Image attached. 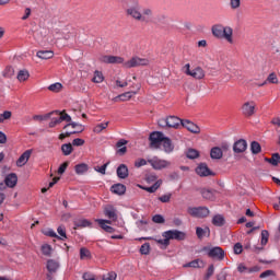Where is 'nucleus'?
<instances>
[{
  "label": "nucleus",
  "mask_w": 280,
  "mask_h": 280,
  "mask_svg": "<svg viewBox=\"0 0 280 280\" xmlns=\"http://www.w3.org/2000/svg\"><path fill=\"white\" fill-rule=\"evenodd\" d=\"M61 121L59 116L58 117H52L50 122H49V128H56V126H60Z\"/></svg>",
  "instance_id": "obj_53"
},
{
  "label": "nucleus",
  "mask_w": 280,
  "mask_h": 280,
  "mask_svg": "<svg viewBox=\"0 0 280 280\" xmlns=\"http://www.w3.org/2000/svg\"><path fill=\"white\" fill-rule=\"evenodd\" d=\"M159 177H156V174H149V175H147L145 176V180L148 182V183H156V179H158Z\"/></svg>",
  "instance_id": "obj_60"
},
{
  "label": "nucleus",
  "mask_w": 280,
  "mask_h": 280,
  "mask_svg": "<svg viewBox=\"0 0 280 280\" xmlns=\"http://www.w3.org/2000/svg\"><path fill=\"white\" fill-rule=\"evenodd\" d=\"M143 165H148V161H145V159L136 160L135 167H143Z\"/></svg>",
  "instance_id": "obj_59"
},
{
  "label": "nucleus",
  "mask_w": 280,
  "mask_h": 280,
  "mask_svg": "<svg viewBox=\"0 0 280 280\" xmlns=\"http://www.w3.org/2000/svg\"><path fill=\"white\" fill-rule=\"evenodd\" d=\"M243 252H244V246H242V243H236L234 245V254L242 255Z\"/></svg>",
  "instance_id": "obj_56"
},
{
  "label": "nucleus",
  "mask_w": 280,
  "mask_h": 280,
  "mask_svg": "<svg viewBox=\"0 0 280 280\" xmlns=\"http://www.w3.org/2000/svg\"><path fill=\"white\" fill-rule=\"evenodd\" d=\"M104 215L105 218H108L112 222H117V208L113 205H107L104 207Z\"/></svg>",
  "instance_id": "obj_10"
},
{
  "label": "nucleus",
  "mask_w": 280,
  "mask_h": 280,
  "mask_svg": "<svg viewBox=\"0 0 280 280\" xmlns=\"http://www.w3.org/2000/svg\"><path fill=\"white\" fill-rule=\"evenodd\" d=\"M250 151L253 154H259V152H261V144L257 141H253L250 144Z\"/></svg>",
  "instance_id": "obj_40"
},
{
  "label": "nucleus",
  "mask_w": 280,
  "mask_h": 280,
  "mask_svg": "<svg viewBox=\"0 0 280 280\" xmlns=\"http://www.w3.org/2000/svg\"><path fill=\"white\" fill-rule=\"evenodd\" d=\"M161 185H163V179H158L152 186H140V188L144 191H148L149 194H154L159 189V187H161Z\"/></svg>",
  "instance_id": "obj_25"
},
{
  "label": "nucleus",
  "mask_w": 280,
  "mask_h": 280,
  "mask_svg": "<svg viewBox=\"0 0 280 280\" xmlns=\"http://www.w3.org/2000/svg\"><path fill=\"white\" fill-rule=\"evenodd\" d=\"M196 174L201 177H207V176H215V173L209 170V166H207L206 163H200L196 167Z\"/></svg>",
  "instance_id": "obj_12"
},
{
  "label": "nucleus",
  "mask_w": 280,
  "mask_h": 280,
  "mask_svg": "<svg viewBox=\"0 0 280 280\" xmlns=\"http://www.w3.org/2000/svg\"><path fill=\"white\" fill-rule=\"evenodd\" d=\"M136 224H137V226H138V229L140 231H148V221H145V220H138L136 222Z\"/></svg>",
  "instance_id": "obj_45"
},
{
  "label": "nucleus",
  "mask_w": 280,
  "mask_h": 280,
  "mask_svg": "<svg viewBox=\"0 0 280 280\" xmlns=\"http://www.w3.org/2000/svg\"><path fill=\"white\" fill-rule=\"evenodd\" d=\"M248 148V143L246 140L241 139L233 144V152L235 154H243V152H246V149Z\"/></svg>",
  "instance_id": "obj_14"
},
{
  "label": "nucleus",
  "mask_w": 280,
  "mask_h": 280,
  "mask_svg": "<svg viewBox=\"0 0 280 280\" xmlns=\"http://www.w3.org/2000/svg\"><path fill=\"white\" fill-rule=\"evenodd\" d=\"M96 222L101 226V229H103V231H106V233H115V229L113 226L107 225V224H113V221L97 219Z\"/></svg>",
  "instance_id": "obj_19"
},
{
  "label": "nucleus",
  "mask_w": 280,
  "mask_h": 280,
  "mask_svg": "<svg viewBox=\"0 0 280 280\" xmlns=\"http://www.w3.org/2000/svg\"><path fill=\"white\" fill-rule=\"evenodd\" d=\"M57 232L60 235V237H63V240H67V229L65 228V225H59L57 229Z\"/></svg>",
  "instance_id": "obj_54"
},
{
  "label": "nucleus",
  "mask_w": 280,
  "mask_h": 280,
  "mask_svg": "<svg viewBox=\"0 0 280 280\" xmlns=\"http://www.w3.org/2000/svg\"><path fill=\"white\" fill-rule=\"evenodd\" d=\"M280 164V154L279 153H273L272 154V165L273 167H277V165Z\"/></svg>",
  "instance_id": "obj_57"
},
{
  "label": "nucleus",
  "mask_w": 280,
  "mask_h": 280,
  "mask_svg": "<svg viewBox=\"0 0 280 280\" xmlns=\"http://www.w3.org/2000/svg\"><path fill=\"white\" fill-rule=\"evenodd\" d=\"M67 167H69V162H63L58 168V174L62 175L67 172Z\"/></svg>",
  "instance_id": "obj_58"
},
{
  "label": "nucleus",
  "mask_w": 280,
  "mask_h": 280,
  "mask_svg": "<svg viewBox=\"0 0 280 280\" xmlns=\"http://www.w3.org/2000/svg\"><path fill=\"white\" fill-rule=\"evenodd\" d=\"M212 224L214 226H224V217L217 214L212 219Z\"/></svg>",
  "instance_id": "obj_36"
},
{
  "label": "nucleus",
  "mask_w": 280,
  "mask_h": 280,
  "mask_svg": "<svg viewBox=\"0 0 280 280\" xmlns=\"http://www.w3.org/2000/svg\"><path fill=\"white\" fill-rule=\"evenodd\" d=\"M182 125L183 119L176 116H167L158 120V126L160 128H175V130H177V128H180Z\"/></svg>",
  "instance_id": "obj_3"
},
{
  "label": "nucleus",
  "mask_w": 280,
  "mask_h": 280,
  "mask_svg": "<svg viewBox=\"0 0 280 280\" xmlns=\"http://www.w3.org/2000/svg\"><path fill=\"white\" fill-rule=\"evenodd\" d=\"M208 257L222 261L224 259V249L222 247H212L208 252Z\"/></svg>",
  "instance_id": "obj_11"
},
{
  "label": "nucleus",
  "mask_w": 280,
  "mask_h": 280,
  "mask_svg": "<svg viewBox=\"0 0 280 280\" xmlns=\"http://www.w3.org/2000/svg\"><path fill=\"white\" fill-rule=\"evenodd\" d=\"M83 144H84V139H82V138H75V139L72 141V145L80 147V145H83Z\"/></svg>",
  "instance_id": "obj_63"
},
{
  "label": "nucleus",
  "mask_w": 280,
  "mask_h": 280,
  "mask_svg": "<svg viewBox=\"0 0 280 280\" xmlns=\"http://www.w3.org/2000/svg\"><path fill=\"white\" fill-rule=\"evenodd\" d=\"M269 237H270V233H268V230H262L261 231V241H260L261 247L254 246L253 252L261 253V250H264V246H266V244H268Z\"/></svg>",
  "instance_id": "obj_16"
},
{
  "label": "nucleus",
  "mask_w": 280,
  "mask_h": 280,
  "mask_svg": "<svg viewBox=\"0 0 280 280\" xmlns=\"http://www.w3.org/2000/svg\"><path fill=\"white\" fill-rule=\"evenodd\" d=\"M48 90H50L52 93H59V91L62 90L61 83H54L48 86Z\"/></svg>",
  "instance_id": "obj_46"
},
{
  "label": "nucleus",
  "mask_w": 280,
  "mask_h": 280,
  "mask_svg": "<svg viewBox=\"0 0 280 280\" xmlns=\"http://www.w3.org/2000/svg\"><path fill=\"white\" fill-rule=\"evenodd\" d=\"M116 174H117L118 178L126 180V178H128L130 173H129L128 166L126 164H120L116 170Z\"/></svg>",
  "instance_id": "obj_20"
},
{
  "label": "nucleus",
  "mask_w": 280,
  "mask_h": 280,
  "mask_svg": "<svg viewBox=\"0 0 280 280\" xmlns=\"http://www.w3.org/2000/svg\"><path fill=\"white\" fill-rule=\"evenodd\" d=\"M30 79V71L27 70H20L18 73V80L19 82H25Z\"/></svg>",
  "instance_id": "obj_35"
},
{
  "label": "nucleus",
  "mask_w": 280,
  "mask_h": 280,
  "mask_svg": "<svg viewBox=\"0 0 280 280\" xmlns=\"http://www.w3.org/2000/svg\"><path fill=\"white\" fill-rule=\"evenodd\" d=\"M120 100H122V102H126V100H130L132 97V92H126L124 94L119 95Z\"/></svg>",
  "instance_id": "obj_62"
},
{
  "label": "nucleus",
  "mask_w": 280,
  "mask_h": 280,
  "mask_svg": "<svg viewBox=\"0 0 280 280\" xmlns=\"http://www.w3.org/2000/svg\"><path fill=\"white\" fill-rule=\"evenodd\" d=\"M141 255H150V243H144L140 247Z\"/></svg>",
  "instance_id": "obj_50"
},
{
  "label": "nucleus",
  "mask_w": 280,
  "mask_h": 280,
  "mask_svg": "<svg viewBox=\"0 0 280 280\" xmlns=\"http://www.w3.org/2000/svg\"><path fill=\"white\" fill-rule=\"evenodd\" d=\"M211 159L220 160L223 156L222 149L220 147H214L210 151Z\"/></svg>",
  "instance_id": "obj_30"
},
{
  "label": "nucleus",
  "mask_w": 280,
  "mask_h": 280,
  "mask_svg": "<svg viewBox=\"0 0 280 280\" xmlns=\"http://www.w3.org/2000/svg\"><path fill=\"white\" fill-rule=\"evenodd\" d=\"M110 191L113 194H116L117 196H124V194H126V185H124V184H114L110 187Z\"/></svg>",
  "instance_id": "obj_23"
},
{
  "label": "nucleus",
  "mask_w": 280,
  "mask_h": 280,
  "mask_svg": "<svg viewBox=\"0 0 280 280\" xmlns=\"http://www.w3.org/2000/svg\"><path fill=\"white\" fill-rule=\"evenodd\" d=\"M102 280H117V272L109 271L106 275H103Z\"/></svg>",
  "instance_id": "obj_47"
},
{
  "label": "nucleus",
  "mask_w": 280,
  "mask_h": 280,
  "mask_svg": "<svg viewBox=\"0 0 280 280\" xmlns=\"http://www.w3.org/2000/svg\"><path fill=\"white\" fill-rule=\"evenodd\" d=\"M51 245L45 244L42 246V253L45 255V257H51Z\"/></svg>",
  "instance_id": "obj_42"
},
{
  "label": "nucleus",
  "mask_w": 280,
  "mask_h": 280,
  "mask_svg": "<svg viewBox=\"0 0 280 280\" xmlns=\"http://www.w3.org/2000/svg\"><path fill=\"white\" fill-rule=\"evenodd\" d=\"M267 82L270 84H277L279 82V79L277 78L276 73H270L267 78Z\"/></svg>",
  "instance_id": "obj_55"
},
{
  "label": "nucleus",
  "mask_w": 280,
  "mask_h": 280,
  "mask_svg": "<svg viewBox=\"0 0 280 280\" xmlns=\"http://www.w3.org/2000/svg\"><path fill=\"white\" fill-rule=\"evenodd\" d=\"M30 156H32V150H26L16 161L18 167H23L30 161Z\"/></svg>",
  "instance_id": "obj_22"
},
{
  "label": "nucleus",
  "mask_w": 280,
  "mask_h": 280,
  "mask_svg": "<svg viewBox=\"0 0 280 280\" xmlns=\"http://www.w3.org/2000/svg\"><path fill=\"white\" fill-rule=\"evenodd\" d=\"M54 115V113H48L46 115H35L33 116L34 121H47V119H49L51 116Z\"/></svg>",
  "instance_id": "obj_39"
},
{
  "label": "nucleus",
  "mask_w": 280,
  "mask_h": 280,
  "mask_svg": "<svg viewBox=\"0 0 280 280\" xmlns=\"http://www.w3.org/2000/svg\"><path fill=\"white\" fill-rule=\"evenodd\" d=\"M242 5V0H230L231 10H237Z\"/></svg>",
  "instance_id": "obj_51"
},
{
  "label": "nucleus",
  "mask_w": 280,
  "mask_h": 280,
  "mask_svg": "<svg viewBox=\"0 0 280 280\" xmlns=\"http://www.w3.org/2000/svg\"><path fill=\"white\" fill-rule=\"evenodd\" d=\"M126 145H128V140L125 139H120L116 143V148L118 149L117 154H119V156H124V154L128 152V148Z\"/></svg>",
  "instance_id": "obj_21"
},
{
  "label": "nucleus",
  "mask_w": 280,
  "mask_h": 280,
  "mask_svg": "<svg viewBox=\"0 0 280 280\" xmlns=\"http://www.w3.org/2000/svg\"><path fill=\"white\" fill-rule=\"evenodd\" d=\"M75 170V174L82 175V174H86V172H89V165L82 163V164H78L74 166Z\"/></svg>",
  "instance_id": "obj_34"
},
{
  "label": "nucleus",
  "mask_w": 280,
  "mask_h": 280,
  "mask_svg": "<svg viewBox=\"0 0 280 280\" xmlns=\"http://www.w3.org/2000/svg\"><path fill=\"white\" fill-rule=\"evenodd\" d=\"M92 82H94L95 84H102V82H104V74L102 73V71L100 70L94 71V77L92 79Z\"/></svg>",
  "instance_id": "obj_31"
},
{
  "label": "nucleus",
  "mask_w": 280,
  "mask_h": 280,
  "mask_svg": "<svg viewBox=\"0 0 280 280\" xmlns=\"http://www.w3.org/2000/svg\"><path fill=\"white\" fill-rule=\"evenodd\" d=\"M160 202H170L172 200V194L163 195L159 197Z\"/></svg>",
  "instance_id": "obj_61"
},
{
  "label": "nucleus",
  "mask_w": 280,
  "mask_h": 280,
  "mask_svg": "<svg viewBox=\"0 0 280 280\" xmlns=\"http://www.w3.org/2000/svg\"><path fill=\"white\" fill-rule=\"evenodd\" d=\"M46 268L48 272H58V269L60 268V264L54 259H48L46 264Z\"/></svg>",
  "instance_id": "obj_26"
},
{
  "label": "nucleus",
  "mask_w": 280,
  "mask_h": 280,
  "mask_svg": "<svg viewBox=\"0 0 280 280\" xmlns=\"http://www.w3.org/2000/svg\"><path fill=\"white\" fill-rule=\"evenodd\" d=\"M74 226H77L78 229H86V226H91V221L86 219L79 220L74 223Z\"/></svg>",
  "instance_id": "obj_38"
},
{
  "label": "nucleus",
  "mask_w": 280,
  "mask_h": 280,
  "mask_svg": "<svg viewBox=\"0 0 280 280\" xmlns=\"http://www.w3.org/2000/svg\"><path fill=\"white\" fill-rule=\"evenodd\" d=\"M182 127L186 128L188 132H192V135H200V127L194 124L191 120H187V119L182 120Z\"/></svg>",
  "instance_id": "obj_13"
},
{
  "label": "nucleus",
  "mask_w": 280,
  "mask_h": 280,
  "mask_svg": "<svg viewBox=\"0 0 280 280\" xmlns=\"http://www.w3.org/2000/svg\"><path fill=\"white\" fill-rule=\"evenodd\" d=\"M164 243L168 244L170 240H176L177 242H184L187 240V234L185 232H180L178 230H168L163 232Z\"/></svg>",
  "instance_id": "obj_4"
},
{
  "label": "nucleus",
  "mask_w": 280,
  "mask_h": 280,
  "mask_svg": "<svg viewBox=\"0 0 280 280\" xmlns=\"http://www.w3.org/2000/svg\"><path fill=\"white\" fill-rule=\"evenodd\" d=\"M196 235L198 237V240H203V237H209L210 234V230L209 228H197L196 229Z\"/></svg>",
  "instance_id": "obj_29"
},
{
  "label": "nucleus",
  "mask_w": 280,
  "mask_h": 280,
  "mask_svg": "<svg viewBox=\"0 0 280 280\" xmlns=\"http://www.w3.org/2000/svg\"><path fill=\"white\" fill-rule=\"evenodd\" d=\"M91 257V252L86 247L80 249V259H89Z\"/></svg>",
  "instance_id": "obj_44"
},
{
  "label": "nucleus",
  "mask_w": 280,
  "mask_h": 280,
  "mask_svg": "<svg viewBox=\"0 0 280 280\" xmlns=\"http://www.w3.org/2000/svg\"><path fill=\"white\" fill-rule=\"evenodd\" d=\"M214 272H215V267H214L213 265H210V266L208 267V270H207L205 280L211 279V277H213V273H214Z\"/></svg>",
  "instance_id": "obj_49"
},
{
  "label": "nucleus",
  "mask_w": 280,
  "mask_h": 280,
  "mask_svg": "<svg viewBox=\"0 0 280 280\" xmlns=\"http://www.w3.org/2000/svg\"><path fill=\"white\" fill-rule=\"evenodd\" d=\"M152 222H154L155 224H165V218H163V215L161 214H155L152 218Z\"/></svg>",
  "instance_id": "obj_48"
},
{
  "label": "nucleus",
  "mask_w": 280,
  "mask_h": 280,
  "mask_svg": "<svg viewBox=\"0 0 280 280\" xmlns=\"http://www.w3.org/2000/svg\"><path fill=\"white\" fill-rule=\"evenodd\" d=\"M187 213L191 215V218H207L210 211L207 207H189Z\"/></svg>",
  "instance_id": "obj_6"
},
{
  "label": "nucleus",
  "mask_w": 280,
  "mask_h": 280,
  "mask_svg": "<svg viewBox=\"0 0 280 280\" xmlns=\"http://www.w3.org/2000/svg\"><path fill=\"white\" fill-rule=\"evenodd\" d=\"M200 194L206 200H215V194L218 192L213 189L203 188L201 189Z\"/></svg>",
  "instance_id": "obj_24"
},
{
  "label": "nucleus",
  "mask_w": 280,
  "mask_h": 280,
  "mask_svg": "<svg viewBox=\"0 0 280 280\" xmlns=\"http://www.w3.org/2000/svg\"><path fill=\"white\" fill-rule=\"evenodd\" d=\"M190 65L186 63V75H190L191 78H195V80H202L205 78V70L201 67H197L195 69H190Z\"/></svg>",
  "instance_id": "obj_7"
},
{
  "label": "nucleus",
  "mask_w": 280,
  "mask_h": 280,
  "mask_svg": "<svg viewBox=\"0 0 280 280\" xmlns=\"http://www.w3.org/2000/svg\"><path fill=\"white\" fill-rule=\"evenodd\" d=\"M12 112L5 110L3 114H0V124H3L5 119H11Z\"/></svg>",
  "instance_id": "obj_52"
},
{
  "label": "nucleus",
  "mask_w": 280,
  "mask_h": 280,
  "mask_svg": "<svg viewBox=\"0 0 280 280\" xmlns=\"http://www.w3.org/2000/svg\"><path fill=\"white\" fill-rule=\"evenodd\" d=\"M164 138L165 136L161 131L151 132L149 137L151 148H159V145H161V143L163 142Z\"/></svg>",
  "instance_id": "obj_8"
},
{
  "label": "nucleus",
  "mask_w": 280,
  "mask_h": 280,
  "mask_svg": "<svg viewBox=\"0 0 280 280\" xmlns=\"http://www.w3.org/2000/svg\"><path fill=\"white\" fill-rule=\"evenodd\" d=\"M101 60L107 65H122L125 69H133L135 67H148V65H150L149 59L139 57H133L126 62H124L122 57L117 56H103Z\"/></svg>",
  "instance_id": "obj_1"
},
{
  "label": "nucleus",
  "mask_w": 280,
  "mask_h": 280,
  "mask_svg": "<svg viewBox=\"0 0 280 280\" xmlns=\"http://www.w3.org/2000/svg\"><path fill=\"white\" fill-rule=\"evenodd\" d=\"M69 126H71V128H74L75 129V133L77 132H84V126L82 124H79V122H69L63 128L67 129L69 128Z\"/></svg>",
  "instance_id": "obj_33"
},
{
  "label": "nucleus",
  "mask_w": 280,
  "mask_h": 280,
  "mask_svg": "<svg viewBox=\"0 0 280 280\" xmlns=\"http://www.w3.org/2000/svg\"><path fill=\"white\" fill-rule=\"evenodd\" d=\"M149 163L153 167V170H166V167H170V165H172V162L167 160H161L159 158H153L152 160H149Z\"/></svg>",
  "instance_id": "obj_9"
},
{
  "label": "nucleus",
  "mask_w": 280,
  "mask_h": 280,
  "mask_svg": "<svg viewBox=\"0 0 280 280\" xmlns=\"http://www.w3.org/2000/svg\"><path fill=\"white\" fill-rule=\"evenodd\" d=\"M52 115H57V117H59V121H68V122H71V116H69V114H67L66 110H55V112H51Z\"/></svg>",
  "instance_id": "obj_27"
},
{
  "label": "nucleus",
  "mask_w": 280,
  "mask_h": 280,
  "mask_svg": "<svg viewBox=\"0 0 280 280\" xmlns=\"http://www.w3.org/2000/svg\"><path fill=\"white\" fill-rule=\"evenodd\" d=\"M127 14L128 16H131L136 21L145 22V16L141 14V12L139 11V8L137 7H130L129 9H127Z\"/></svg>",
  "instance_id": "obj_15"
},
{
  "label": "nucleus",
  "mask_w": 280,
  "mask_h": 280,
  "mask_svg": "<svg viewBox=\"0 0 280 280\" xmlns=\"http://www.w3.org/2000/svg\"><path fill=\"white\" fill-rule=\"evenodd\" d=\"M37 58H40L42 60H49L54 58V51L51 50H39L36 54Z\"/></svg>",
  "instance_id": "obj_28"
},
{
  "label": "nucleus",
  "mask_w": 280,
  "mask_h": 280,
  "mask_svg": "<svg viewBox=\"0 0 280 280\" xmlns=\"http://www.w3.org/2000/svg\"><path fill=\"white\" fill-rule=\"evenodd\" d=\"M243 117H253L257 113V103L255 101H247L241 107Z\"/></svg>",
  "instance_id": "obj_5"
},
{
  "label": "nucleus",
  "mask_w": 280,
  "mask_h": 280,
  "mask_svg": "<svg viewBox=\"0 0 280 280\" xmlns=\"http://www.w3.org/2000/svg\"><path fill=\"white\" fill-rule=\"evenodd\" d=\"M108 121L98 124L94 127L93 132H96V135H100L103 130H106L108 128Z\"/></svg>",
  "instance_id": "obj_37"
},
{
  "label": "nucleus",
  "mask_w": 280,
  "mask_h": 280,
  "mask_svg": "<svg viewBox=\"0 0 280 280\" xmlns=\"http://www.w3.org/2000/svg\"><path fill=\"white\" fill-rule=\"evenodd\" d=\"M160 145H162L166 154H172V152H174V143H172V139L167 137H164Z\"/></svg>",
  "instance_id": "obj_17"
},
{
  "label": "nucleus",
  "mask_w": 280,
  "mask_h": 280,
  "mask_svg": "<svg viewBox=\"0 0 280 280\" xmlns=\"http://www.w3.org/2000/svg\"><path fill=\"white\" fill-rule=\"evenodd\" d=\"M61 152L63 156H69L71 152H73V144L71 143H65L61 145Z\"/></svg>",
  "instance_id": "obj_32"
},
{
  "label": "nucleus",
  "mask_w": 280,
  "mask_h": 280,
  "mask_svg": "<svg viewBox=\"0 0 280 280\" xmlns=\"http://www.w3.org/2000/svg\"><path fill=\"white\" fill-rule=\"evenodd\" d=\"M186 156L187 159H198V156H200V152H198V150L196 149H188V151L186 152Z\"/></svg>",
  "instance_id": "obj_41"
},
{
  "label": "nucleus",
  "mask_w": 280,
  "mask_h": 280,
  "mask_svg": "<svg viewBox=\"0 0 280 280\" xmlns=\"http://www.w3.org/2000/svg\"><path fill=\"white\" fill-rule=\"evenodd\" d=\"M16 183H19V177L15 173H11L5 176L4 184L7 187H10L11 189L16 187Z\"/></svg>",
  "instance_id": "obj_18"
},
{
  "label": "nucleus",
  "mask_w": 280,
  "mask_h": 280,
  "mask_svg": "<svg viewBox=\"0 0 280 280\" xmlns=\"http://www.w3.org/2000/svg\"><path fill=\"white\" fill-rule=\"evenodd\" d=\"M183 268H200V259H195L190 262H187L183 266Z\"/></svg>",
  "instance_id": "obj_43"
},
{
  "label": "nucleus",
  "mask_w": 280,
  "mask_h": 280,
  "mask_svg": "<svg viewBox=\"0 0 280 280\" xmlns=\"http://www.w3.org/2000/svg\"><path fill=\"white\" fill-rule=\"evenodd\" d=\"M83 280H95V276L93 273L85 272L83 273Z\"/></svg>",
  "instance_id": "obj_64"
},
{
  "label": "nucleus",
  "mask_w": 280,
  "mask_h": 280,
  "mask_svg": "<svg viewBox=\"0 0 280 280\" xmlns=\"http://www.w3.org/2000/svg\"><path fill=\"white\" fill-rule=\"evenodd\" d=\"M212 36L220 38L233 45V28L231 26H224L222 24H214L211 28Z\"/></svg>",
  "instance_id": "obj_2"
}]
</instances>
